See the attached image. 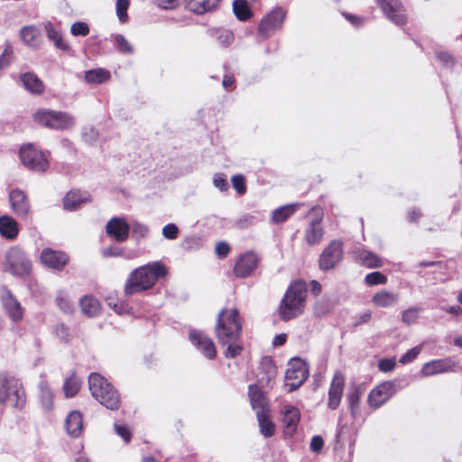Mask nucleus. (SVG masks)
Listing matches in <instances>:
<instances>
[{"label": "nucleus", "instance_id": "obj_8", "mask_svg": "<svg viewBox=\"0 0 462 462\" xmlns=\"http://www.w3.org/2000/svg\"><path fill=\"white\" fill-rule=\"evenodd\" d=\"M308 376L309 369L307 364L300 358L291 359L285 373L286 385L289 387V392L299 388Z\"/></svg>", "mask_w": 462, "mask_h": 462}, {"label": "nucleus", "instance_id": "obj_33", "mask_svg": "<svg viewBox=\"0 0 462 462\" xmlns=\"http://www.w3.org/2000/svg\"><path fill=\"white\" fill-rule=\"evenodd\" d=\"M79 305L83 314L90 318L98 315L101 310L98 300L92 296H84L80 300Z\"/></svg>", "mask_w": 462, "mask_h": 462}, {"label": "nucleus", "instance_id": "obj_62", "mask_svg": "<svg viewBox=\"0 0 462 462\" xmlns=\"http://www.w3.org/2000/svg\"><path fill=\"white\" fill-rule=\"evenodd\" d=\"M437 57L439 59V60L444 66L448 67V66H452L453 65V60H452V58H451V56L449 54L441 52V53H439Z\"/></svg>", "mask_w": 462, "mask_h": 462}, {"label": "nucleus", "instance_id": "obj_52", "mask_svg": "<svg viewBox=\"0 0 462 462\" xmlns=\"http://www.w3.org/2000/svg\"><path fill=\"white\" fill-rule=\"evenodd\" d=\"M232 184L234 189L238 194H244L245 192V178L243 175H235L232 178Z\"/></svg>", "mask_w": 462, "mask_h": 462}, {"label": "nucleus", "instance_id": "obj_20", "mask_svg": "<svg viewBox=\"0 0 462 462\" xmlns=\"http://www.w3.org/2000/svg\"><path fill=\"white\" fill-rule=\"evenodd\" d=\"M9 201L13 211L21 217H25L30 212V202L26 194L20 189L9 193Z\"/></svg>", "mask_w": 462, "mask_h": 462}, {"label": "nucleus", "instance_id": "obj_30", "mask_svg": "<svg viewBox=\"0 0 462 462\" xmlns=\"http://www.w3.org/2000/svg\"><path fill=\"white\" fill-rule=\"evenodd\" d=\"M88 200V195L80 191H69L63 199V207L65 209L73 211L78 207Z\"/></svg>", "mask_w": 462, "mask_h": 462}, {"label": "nucleus", "instance_id": "obj_56", "mask_svg": "<svg viewBox=\"0 0 462 462\" xmlns=\"http://www.w3.org/2000/svg\"><path fill=\"white\" fill-rule=\"evenodd\" d=\"M55 335L62 341H68L70 337L69 328L63 324H57L54 328Z\"/></svg>", "mask_w": 462, "mask_h": 462}, {"label": "nucleus", "instance_id": "obj_60", "mask_svg": "<svg viewBox=\"0 0 462 462\" xmlns=\"http://www.w3.org/2000/svg\"><path fill=\"white\" fill-rule=\"evenodd\" d=\"M229 245L226 242H218L216 245V254L219 257H225L229 253Z\"/></svg>", "mask_w": 462, "mask_h": 462}, {"label": "nucleus", "instance_id": "obj_4", "mask_svg": "<svg viewBox=\"0 0 462 462\" xmlns=\"http://www.w3.org/2000/svg\"><path fill=\"white\" fill-rule=\"evenodd\" d=\"M88 387L92 396L100 404L110 410L120 406V395L115 387L99 374L92 373L88 377Z\"/></svg>", "mask_w": 462, "mask_h": 462}, {"label": "nucleus", "instance_id": "obj_25", "mask_svg": "<svg viewBox=\"0 0 462 462\" xmlns=\"http://www.w3.org/2000/svg\"><path fill=\"white\" fill-rule=\"evenodd\" d=\"M248 394L251 406L254 410H255V411H261V410H270L265 394L257 385H250Z\"/></svg>", "mask_w": 462, "mask_h": 462}, {"label": "nucleus", "instance_id": "obj_5", "mask_svg": "<svg viewBox=\"0 0 462 462\" xmlns=\"http://www.w3.org/2000/svg\"><path fill=\"white\" fill-rule=\"evenodd\" d=\"M26 395L20 380L6 374H0V403L15 409H22Z\"/></svg>", "mask_w": 462, "mask_h": 462}, {"label": "nucleus", "instance_id": "obj_37", "mask_svg": "<svg viewBox=\"0 0 462 462\" xmlns=\"http://www.w3.org/2000/svg\"><path fill=\"white\" fill-rule=\"evenodd\" d=\"M110 79V72L105 69H94L85 72V80L88 84H101Z\"/></svg>", "mask_w": 462, "mask_h": 462}, {"label": "nucleus", "instance_id": "obj_57", "mask_svg": "<svg viewBox=\"0 0 462 462\" xmlns=\"http://www.w3.org/2000/svg\"><path fill=\"white\" fill-rule=\"evenodd\" d=\"M116 432L128 443L131 439V432L125 426L115 424Z\"/></svg>", "mask_w": 462, "mask_h": 462}, {"label": "nucleus", "instance_id": "obj_44", "mask_svg": "<svg viewBox=\"0 0 462 462\" xmlns=\"http://www.w3.org/2000/svg\"><path fill=\"white\" fill-rule=\"evenodd\" d=\"M14 57L13 46L10 42H6L4 45L3 52L0 55V69L9 67Z\"/></svg>", "mask_w": 462, "mask_h": 462}, {"label": "nucleus", "instance_id": "obj_61", "mask_svg": "<svg viewBox=\"0 0 462 462\" xmlns=\"http://www.w3.org/2000/svg\"><path fill=\"white\" fill-rule=\"evenodd\" d=\"M324 441L320 436H314L310 442V448L314 452H319L323 448Z\"/></svg>", "mask_w": 462, "mask_h": 462}, {"label": "nucleus", "instance_id": "obj_28", "mask_svg": "<svg viewBox=\"0 0 462 462\" xmlns=\"http://www.w3.org/2000/svg\"><path fill=\"white\" fill-rule=\"evenodd\" d=\"M220 0H184L186 7L196 14H201L217 7Z\"/></svg>", "mask_w": 462, "mask_h": 462}, {"label": "nucleus", "instance_id": "obj_40", "mask_svg": "<svg viewBox=\"0 0 462 462\" xmlns=\"http://www.w3.org/2000/svg\"><path fill=\"white\" fill-rule=\"evenodd\" d=\"M233 11L240 21H246L251 17V11L245 0H235L233 2Z\"/></svg>", "mask_w": 462, "mask_h": 462}, {"label": "nucleus", "instance_id": "obj_23", "mask_svg": "<svg viewBox=\"0 0 462 462\" xmlns=\"http://www.w3.org/2000/svg\"><path fill=\"white\" fill-rule=\"evenodd\" d=\"M256 418L261 434L264 438H270L275 433V424L271 419L270 410H261L256 411Z\"/></svg>", "mask_w": 462, "mask_h": 462}, {"label": "nucleus", "instance_id": "obj_59", "mask_svg": "<svg viewBox=\"0 0 462 462\" xmlns=\"http://www.w3.org/2000/svg\"><path fill=\"white\" fill-rule=\"evenodd\" d=\"M154 3L163 9H173L178 5L179 0H153Z\"/></svg>", "mask_w": 462, "mask_h": 462}, {"label": "nucleus", "instance_id": "obj_32", "mask_svg": "<svg viewBox=\"0 0 462 462\" xmlns=\"http://www.w3.org/2000/svg\"><path fill=\"white\" fill-rule=\"evenodd\" d=\"M21 81L23 82L24 88L32 94H41L43 92V83L35 74L32 72L22 74Z\"/></svg>", "mask_w": 462, "mask_h": 462}, {"label": "nucleus", "instance_id": "obj_15", "mask_svg": "<svg viewBox=\"0 0 462 462\" xmlns=\"http://www.w3.org/2000/svg\"><path fill=\"white\" fill-rule=\"evenodd\" d=\"M258 263V255L253 252H246L236 261L234 267V273L240 278L250 276L257 268Z\"/></svg>", "mask_w": 462, "mask_h": 462}, {"label": "nucleus", "instance_id": "obj_43", "mask_svg": "<svg viewBox=\"0 0 462 462\" xmlns=\"http://www.w3.org/2000/svg\"><path fill=\"white\" fill-rule=\"evenodd\" d=\"M57 305L60 308L61 311H63L66 314H70L74 310V306L69 299V295L65 293L64 291L59 292L57 298H56Z\"/></svg>", "mask_w": 462, "mask_h": 462}, {"label": "nucleus", "instance_id": "obj_35", "mask_svg": "<svg viewBox=\"0 0 462 462\" xmlns=\"http://www.w3.org/2000/svg\"><path fill=\"white\" fill-rule=\"evenodd\" d=\"M358 261L368 268H379L383 265V261L374 253L360 249L356 252Z\"/></svg>", "mask_w": 462, "mask_h": 462}, {"label": "nucleus", "instance_id": "obj_10", "mask_svg": "<svg viewBox=\"0 0 462 462\" xmlns=\"http://www.w3.org/2000/svg\"><path fill=\"white\" fill-rule=\"evenodd\" d=\"M285 17L286 12L282 7L274 8L261 20L258 27L259 34L264 38L270 37L282 27Z\"/></svg>", "mask_w": 462, "mask_h": 462}, {"label": "nucleus", "instance_id": "obj_41", "mask_svg": "<svg viewBox=\"0 0 462 462\" xmlns=\"http://www.w3.org/2000/svg\"><path fill=\"white\" fill-rule=\"evenodd\" d=\"M40 400L43 409L46 411L52 409L53 394L49 386L44 383L40 384Z\"/></svg>", "mask_w": 462, "mask_h": 462}, {"label": "nucleus", "instance_id": "obj_22", "mask_svg": "<svg viewBox=\"0 0 462 462\" xmlns=\"http://www.w3.org/2000/svg\"><path fill=\"white\" fill-rule=\"evenodd\" d=\"M454 364L448 359H439L426 363L422 369L421 374L424 376H430L440 373L451 371Z\"/></svg>", "mask_w": 462, "mask_h": 462}, {"label": "nucleus", "instance_id": "obj_55", "mask_svg": "<svg viewBox=\"0 0 462 462\" xmlns=\"http://www.w3.org/2000/svg\"><path fill=\"white\" fill-rule=\"evenodd\" d=\"M213 183L214 186L221 191H225L228 189V182L226 177L221 173L215 174Z\"/></svg>", "mask_w": 462, "mask_h": 462}, {"label": "nucleus", "instance_id": "obj_14", "mask_svg": "<svg viewBox=\"0 0 462 462\" xmlns=\"http://www.w3.org/2000/svg\"><path fill=\"white\" fill-rule=\"evenodd\" d=\"M0 298L8 317L14 322H19L22 320L23 317V309L12 292L7 289H2Z\"/></svg>", "mask_w": 462, "mask_h": 462}, {"label": "nucleus", "instance_id": "obj_46", "mask_svg": "<svg viewBox=\"0 0 462 462\" xmlns=\"http://www.w3.org/2000/svg\"><path fill=\"white\" fill-rule=\"evenodd\" d=\"M129 7L128 0H116V14L120 22L125 23L128 19L127 9Z\"/></svg>", "mask_w": 462, "mask_h": 462}, {"label": "nucleus", "instance_id": "obj_53", "mask_svg": "<svg viewBox=\"0 0 462 462\" xmlns=\"http://www.w3.org/2000/svg\"><path fill=\"white\" fill-rule=\"evenodd\" d=\"M179 228L174 224H167L162 228V235L167 239H175L178 236Z\"/></svg>", "mask_w": 462, "mask_h": 462}, {"label": "nucleus", "instance_id": "obj_47", "mask_svg": "<svg viewBox=\"0 0 462 462\" xmlns=\"http://www.w3.org/2000/svg\"><path fill=\"white\" fill-rule=\"evenodd\" d=\"M365 282L370 285H377V284H385L387 282L386 276H384L383 273L379 272H374L371 273H368L365 276Z\"/></svg>", "mask_w": 462, "mask_h": 462}, {"label": "nucleus", "instance_id": "obj_13", "mask_svg": "<svg viewBox=\"0 0 462 462\" xmlns=\"http://www.w3.org/2000/svg\"><path fill=\"white\" fill-rule=\"evenodd\" d=\"M395 393V384L384 382L373 389L368 395V403L373 408H379L385 403Z\"/></svg>", "mask_w": 462, "mask_h": 462}, {"label": "nucleus", "instance_id": "obj_19", "mask_svg": "<svg viewBox=\"0 0 462 462\" xmlns=\"http://www.w3.org/2000/svg\"><path fill=\"white\" fill-rule=\"evenodd\" d=\"M68 260L66 254L51 248L43 249L41 254V261L42 264L55 270L63 269L67 264Z\"/></svg>", "mask_w": 462, "mask_h": 462}, {"label": "nucleus", "instance_id": "obj_42", "mask_svg": "<svg viewBox=\"0 0 462 462\" xmlns=\"http://www.w3.org/2000/svg\"><path fill=\"white\" fill-rule=\"evenodd\" d=\"M80 388V382L76 376L66 379L63 384L64 394L67 398L75 396Z\"/></svg>", "mask_w": 462, "mask_h": 462}, {"label": "nucleus", "instance_id": "obj_9", "mask_svg": "<svg viewBox=\"0 0 462 462\" xmlns=\"http://www.w3.org/2000/svg\"><path fill=\"white\" fill-rule=\"evenodd\" d=\"M20 159L25 167L32 171H44L49 166L44 154L31 144L20 149Z\"/></svg>", "mask_w": 462, "mask_h": 462}, {"label": "nucleus", "instance_id": "obj_48", "mask_svg": "<svg viewBox=\"0 0 462 462\" xmlns=\"http://www.w3.org/2000/svg\"><path fill=\"white\" fill-rule=\"evenodd\" d=\"M70 32L73 36H86L89 33V27L87 23L77 22L71 25Z\"/></svg>", "mask_w": 462, "mask_h": 462}, {"label": "nucleus", "instance_id": "obj_16", "mask_svg": "<svg viewBox=\"0 0 462 462\" xmlns=\"http://www.w3.org/2000/svg\"><path fill=\"white\" fill-rule=\"evenodd\" d=\"M189 339L205 357L213 359L216 356L217 350L213 341L202 332L197 330L190 331Z\"/></svg>", "mask_w": 462, "mask_h": 462}, {"label": "nucleus", "instance_id": "obj_31", "mask_svg": "<svg viewBox=\"0 0 462 462\" xmlns=\"http://www.w3.org/2000/svg\"><path fill=\"white\" fill-rule=\"evenodd\" d=\"M0 234L7 239H14L18 235L17 222L10 216L0 217Z\"/></svg>", "mask_w": 462, "mask_h": 462}, {"label": "nucleus", "instance_id": "obj_21", "mask_svg": "<svg viewBox=\"0 0 462 462\" xmlns=\"http://www.w3.org/2000/svg\"><path fill=\"white\" fill-rule=\"evenodd\" d=\"M282 424L286 435H292L298 427L300 420V412L298 408L287 404L282 409Z\"/></svg>", "mask_w": 462, "mask_h": 462}, {"label": "nucleus", "instance_id": "obj_1", "mask_svg": "<svg viewBox=\"0 0 462 462\" xmlns=\"http://www.w3.org/2000/svg\"><path fill=\"white\" fill-rule=\"evenodd\" d=\"M241 322L237 310H223L217 316L216 326V336L220 343L228 345L225 356L234 358L239 356L243 347L233 344V341L238 339L241 331Z\"/></svg>", "mask_w": 462, "mask_h": 462}, {"label": "nucleus", "instance_id": "obj_26", "mask_svg": "<svg viewBox=\"0 0 462 462\" xmlns=\"http://www.w3.org/2000/svg\"><path fill=\"white\" fill-rule=\"evenodd\" d=\"M46 36L51 41L57 49L61 51H69V45L63 40L62 34L59 29H57L52 23L46 22L43 24Z\"/></svg>", "mask_w": 462, "mask_h": 462}, {"label": "nucleus", "instance_id": "obj_38", "mask_svg": "<svg viewBox=\"0 0 462 462\" xmlns=\"http://www.w3.org/2000/svg\"><path fill=\"white\" fill-rule=\"evenodd\" d=\"M261 369L263 374L261 381H265L266 385H269L277 374V368L270 357H264L261 362Z\"/></svg>", "mask_w": 462, "mask_h": 462}, {"label": "nucleus", "instance_id": "obj_24", "mask_svg": "<svg viewBox=\"0 0 462 462\" xmlns=\"http://www.w3.org/2000/svg\"><path fill=\"white\" fill-rule=\"evenodd\" d=\"M22 42L30 48H37L40 45L41 32L34 25H27L21 29Z\"/></svg>", "mask_w": 462, "mask_h": 462}, {"label": "nucleus", "instance_id": "obj_7", "mask_svg": "<svg viewBox=\"0 0 462 462\" xmlns=\"http://www.w3.org/2000/svg\"><path fill=\"white\" fill-rule=\"evenodd\" d=\"M5 261L6 268L13 275L24 276L31 272V261L27 258L24 252L18 247H12L8 250Z\"/></svg>", "mask_w": 462, "mask_h": 462}, {"label": "nucleus", "instance_id": "obj_6", "mask_svg": "<svg viewBox=\"0 0 462 462\" xmlns=\"http://www.w3.org/2000/svg\"><path fill=\"white\" fill-rule=\"evenodd\" d=\"M34 121L45 127L54 130H66L75 125L73 116L62 111L41 108L33 114Z\"/></svg>", "mask_w": 462, "mask_h": 462}, {"label": "nucleus", "instance_id": "obj_51", "mask_svg": "<svg viewBox=\"0 0 462 462\" xmlns=\"http://www.w3.org/2000/svg\"><path fill=\"white\" fill-rule=\"evenodd\" d=\"M132 231L138 238H143L148 235L149 227L144 224L134 222L132 224Z\"/></svg>", "mask_w": 462, "mask_h": 462}, {"label": "nucleus", "instance_id": "obj_45", "mask_svg": "<svg viewBox=\"0 0 462 462\" xmlns=\"http://www.w3.org/2000/svg\"><path fill=\"white\" fill-rule=\"evenodd\" d=\"M421 309L419 307L409 308L402 311V321L406 325L413 324L419 318Z\"/></svg>", "mask_w": 462, "mask_h": 462}, {"label": "nucleus", "instance_id": "obj_39", "mask_svg": "<svg viewBox=\"0 0 462 462\" xmlns=\"http://www.w3.org/2000/svg\"><path fill=\"white\" fill-rule=\"evenodd\" d=\"M363 395V390L359 386H352L347 394V402L353 416L358 412L359 402Z\"/></svg>", "mask_w": 462, "mask_h": 462}, {"label": "nucleus", "instance_id": "obj_18", "mask_svg": "<svg viewBox=\"0 0 462 462\" xmlns=\"http://www.w3.org/2000/svg\"><path fill=\"white\" fill-rule=\"evenodd\" d=\"M129 230V224L122 217H113L106 226V234L118 242H124L127 239Z\"/></svg>", "mask_w": 462, "mask_h": 462}, {"label": "nucleus", "instance_id": "obj_29", "mask_svg": "<svg viewBox=\"0 0 462 462\" xmlns=\"http://www.w3.org/2000/svg\"><path fill=\"white\" fill-rule=\"evenodd\" d=\"M398 300L399 296L397 293L385 290L378 291L372 298L373 303L380 308L393 307L398 302Z\"/></svg>", "mask_w": 462, "mask_h": 462}, {"label": "nucleus", "instance_id": "obj_49", "mask_svg": "<svg viewBox=\"0 0 462 462\" xmlns=\"http://www.w3.org/2000/svg\"><path fill=\"white\" fill-rule=\"evenodd\" d=\"M422 347L421 346H416L411 349L408 350L405 354H403L400 358V363L405 365L413 361L418 355L420 353Z\"/></svg>", "mask_w": 462, "mask_h": 462}, {"label": "nucleus", "instance_id": "obj_12", "mask_svg": "<svg viewBox=\"0 0 462 462\" xmlns=\"http://www.w3.org/2000/svg\"><path fill=\"white\" fill-rule=\"evenodd\" d=\"M342 256V244L337 241L331 242L320 254L319 268L323 271L334 268L341 261Z\"/></svg>", "mask_w": 462, "mask_h": 462}, {"label": "nucleus", "instance_id": "obj_58", "mask_svg": "<svg viewBox=\"0 0 462 462\" xmlns=\"http://www.w3.org/2000/svg\"><path fill=\"white\" fill-rule=\"evenodd\" d=\"M378 367L382 372H391L395 367V361L393 359H382L378 364Z\"/></svg>", "mask_w": 462, "mask_h": 462}, {"label": "nucleus", "instance_id": "obj_36", "mask_svg": "<svg viewBox=\"0 0 462 462\" xmlns=\"http://www.w3.org/2000/svg\"><path fill=\"white\" fill-rule=\"evenodd\" d=\"M306 240L310 245L319 244L323 236V230L321 227L320 220L316 219L311 222L306 230Z\"/></svg>", "mask_w": 462, "mask_h": 462}, {"label": "nucleus", "instance_id": "obj_17", "mask_svg": "<svg viewBox=\"0 0 462 462\" xmlns=\"http://www.w3.org/2000/svg\"><path fill=\"white\" fill-rule=\"evenodd\" d=\"M345 387V377L340 372L335 373L328 390V406L331 410H336L341 402Z\"/></svg>", "mask_w": 462, "mask_h": 462}, {"label": "nucleus", "instance_id": "obj_2", "mask_svg": "<svg viewBox=\"0 0 462 462\" xmlns=\"http://www.w3.org/2000/svg\"><path fill=\"white\" fill-rule=\"evenodd\" d=\"M166 268L160 262H153L132 272L125 288L127 295H132L152 288L158 279L166 275Z\"/></svg>", "mask_w": 462, "mask_h": 462}, {"label": "nucleus", "instance_id": "obj_54", "mask_svg": "<svg viewBox=\"0 0 462 462\" xmlns=\"http://www.w3.org/2000/svg\"><path fill=\"white\" fill-rule=\"evenodd\" d=\"M219 35L217 39L219 41V44L222 46H227L232 43L234 40L233 33L227 30H222L217 32Z\"/></svg>", "mask_w": 462, "mask_h": 462}, {"label": "nucleus", "instance_id": "obj_50", "mask_svg": "<svg viewBox=\"0 0 462 462\" xmlns=\"http://www.w3.org/2000/svg\"><path fill=\"white\" fill-rule=\"evenodd\" d=\"M115 42L118 45L121 52L126 53V54L133 53V51H134L133 47L131 46V44L128 42V41L123 35H121V34L116 35Z\"/></svg>", "mask_w": 462, "mask_h": 462}, {"label": "nucleus", "instance_id": "obj_63", "mask_svg": "<svg viewBox=\"0 0 462 462\" xmlns=\"http://www.w3.org/2000/svg\"><path fill=\"white\" fill-rule=\"evenodd\" d=\"M286 339H287L286 334H283V333L279 334L274 337L273 344L275 346H282L286 342Z\"/></svg>", "mask_w": 462, "mask_h": 462}, {"label": "nucleus", "instance_id": "obj_64", "mask_svg": "<svg viewBox=\"0 0 462 462\" xmlns=\"http://www.w3.org/2000/svg\"><path fill=\"white\" fill-rule=\"evenodd\" d=\"M420 211L419 209L414 208L408 213V219L410 222H415L420 217Z\"/></svg>", "mask_w": 462, "mask_h": 462}, {"label": "nucleus", "instance_id": "obj_27", "mask_svg": "<svg viewBox=\"0 0 462 462\" xmlns=\"http://www.w3.org/2000/svg\"><path fill=\"white\" fill-rule=\"evenodd\" d=\"M67 432L71 437H79L83 429L82 415L78 411L69 412L66 419Z\"/></svg>", "mask_w": 462, "mask_h": 462}, {"label": "nucleus", "instance_id": "obj_3", "mask_svg": "<svg viewBox=\"0 0 462 462\" xmlns=\"http://www.w3.org/2000/svg\"><path fill=\"white\" fill-rule=\"evenodd\" d=\"M307 295L306 285L302 282H293L287 290L279 306L282 320L288 321L303 313Z\"/></svg>", "mask_w": 462, "mask_h": 462}, {"label": "nucleus", "instance_id": "obj_34", "mask_svg": "<svg viewBox=\"0 0 462 462\" xmlns=\"http://www.w3.org/2000/svg\"><path fill=\"white\" fill-rule=\"evenodd\" d=\"M298 208L299 204H288L274 209L272 214V222L280 224L286 221Z\"/></svg>", "mask_w": 462, "mask_h": 462}, {"label": "nucleus", "instance_id": "obj_11", "mask_svg": "<svg viewBox=\"0 0 462 462\" xmlns=\"http://www.w3.org/2000/svg\"><path fill=\"white\" fill-rule=\"evenodd\" d=\"M384 15L397 25L406 23L405 10L399 0H375Z\"/></svg>", "mask_w": 462, "mask_h": 462}]
</instances>
